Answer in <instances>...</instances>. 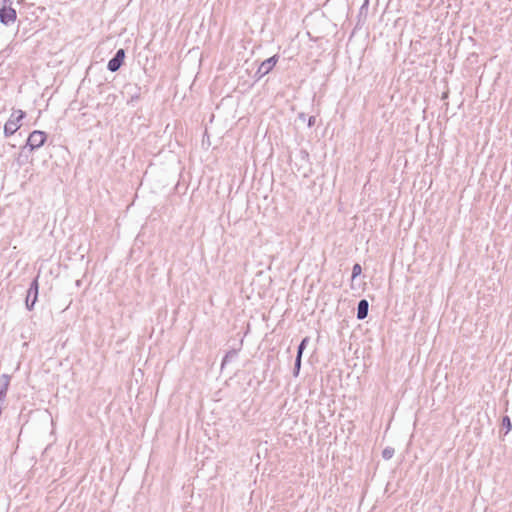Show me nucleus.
<instances>
[{
  "label": "nucleus",
  "instance_id": "f257e3e1",
  "mask_svg": "<svg viewBox=\"0 0 512 512\" xmlns=\"http://www.w3.org/2000/svg\"><path fill=\"white\" fill-rule=\"evenodd\" d=\"M25 113L21 110L14 111L9 120L4 125V133L6 136L13 135L20 128V121L24 118Z\"/></svg>",
  "mask_w": 512,
  "mask_h": 512
},
{
  "label": "nucleus",
  "instance_id": "f03ea898",
  "mask_svg": "<svg viewBox=\"0 0 512 512\" xmlns=\"http://www.w3.org/2000/svg\"><path fill=\"white\" fill-rule=\"evenodd\" d=\"M125 59V50L118 49L114 56L108 61L107 69L110 72H116L123 65Z\"/></svg>",
  "mask_w": 512,
  "mask_h": 512
},
{
  "label": "nucleus",
  "instance_id": "7ed1b4c3",
  "mask_svg": "<svg viewBox=\"0 0 512 512\" xmlns=\"http://www.w3.org/2000/svg\"><path fill=\"white\" fill-rule=\"evenodd\" d=\"M277 62V55H273L272 57L264 60L258 67V70L256 71L257 78L260 79L263 76L267 75L274 68Z\"/></svg>",
  "mask_w": 512,
  "mask_h": 512
},
{
  "label": "nucleus",
  "instance_id": "20e7f679",
  "mask_svg": "<svg viewBox=\"0 0 512 512\" xmlns=\"http://www.w3.org/2000/svg\"><path fill=\"white\" fill-rule=\"evenodd\" d=\"M16 19V11L11 7L3 6L0 8V22L4 25L13 23Z\"/></svg>",
  "mask_w": 512,
  "mask_h": 512
},
{
  "label": "nucleus",
  "instance_id": "39448f33",
  "mask_svg": "<svg viewBox=\"0 0 512 512\" xmlns=\"http://www.w3.org/2000/svg\"><path fill=\"white\" fill-rule=\"evenodd\" d=\"M369 303L366 299H361L357 305V319L364 320L368 315Z\"/></svg>",
  "mask_w": 512,
  "mask_h": 512
},
{
  "label": "nucleus",
  "instance_id": "423d86ee",
  "mask_svg": "<svg viewBox=\"0 0 512 512\" xmlns=\"http://www.w3.org/2000/svg\"><path fill=\"white\" fill-rule=\"evenodd\" d=\"M47 140V134L40 130H34V149L41 147Z\"/></svg>",
  "mask_w": 512,
  "mask_h": 512
},
{
  "label": "nucleus",
  "instance_id": "0eeeda50",
  "mask_svg": "<svg viewBox=\"0 0 512 512\" xmlns=\"http://www.w3.org/2000/svg\"><path fill=\"white\" fill-rule=\"evenodd\" d=\"M10 378L8 375L3 374L0 379V401H2L7 393Z\"/></svg>",
  "mask_w": 512,
  "mask_h": 512
},
{
  "label": "nucleus",
  "instance_id": "6e6552de",
  "mask_svg": "<svg viewBox=\"0 0 512 512\" xmlns=\"http://www.w3.org/2000/svg\"><path fill=\"white\" fill-rule=\"evenodd\" d=\"M308 342H309V338L308 337H305V338H303L301 340V342H300V344L298 345V348H297V355L296 356H300V358H302L303 352L306 349Z\"/></svg>",
  "mask_w": 512,
  "mask_h": 512
},
{
  "label": "nucleus",
  "instance_id": "1a4fd4ad",
  "mask_svg": "<svg viewBox=\"0 0 512 512\" xmlns=\"http://www.w3.org/2000/svg\"><path fill=\"white\" fill-rule=\"evenodd\" d=\"M237 355L236 351L232 350V351H229L225 354L223 360H222V363H221V366L222 368L230 361L232 360L233 358H235Z\"/></svg>",
  "mask_w": 512,
  "mask_h": 512
},
{
  "label": "nucleus",
  "instance_id": "9d476101",
  "mask_svg": "<svg viewBox=\"0 0 512 512\" xmlns=\"http://www.w3.org/2000/svg\"><path fill=\"white\" fill-rule=\"evenodd\" d=\"M395 451L392 447H386L383 451H382V457L385 459V460H389L393 457Z\"/></svg>",
  "mask_w": 512,
  "mask_h": 512
},
{
  "label": "nucleus",
  "instance_id": "9b49d317",
  "mask_svg": "<svg viewBox=\"0 0 512 512\" xmlns=\"http://www.w3.org/2000/svg\"><path fill=\"white\" fill-rule=\"evenodd\" d=\"M502 427L506 429L505 434H507L512 429L511 420L508 416H504L502 419Z\"/></svg>",
  "mask_w": 512,
  "mask_h": 512
},
{
  "label": "nucleus",
  "instance_id": "f8f14e48",
  "mask_svg": "<svg viewBox=\"0 0 512 512\" xmlns=\"http://www.w3.org/2000/svg\"><path fill=\"white\" fill-rule=\"evenodd\" d=\"M301 359L300 356H296L295 358V363H294V370H293V375L294 376H298L299 375V371H300V368H301Z\"/></svg>",
  "mask_w": 512,
  "mask_h": 512
},
{
  "label": "nucleus",
  "instance_id": "ddd939ff",
  "mask_svg": "<svg viewBox=\"0 0 512 512\" xmlns=\"http://www.w3.org/2000/svg\"><path fill=\"white\" fill-rule=\"evenodd\" d=\"M362 272V267L360 264L356 263L352 267V279L358 277Z\"/></svg>",
  "mask_w": 512,
  "mask_h": 512
},
{
  "label": "nucleus",
  "instance_id": "4468645a",
  "mask_svg": "<svg viewBox=\"0 0 512 512\" xmlns=\"http://www.w3.org/2000/svg\"><path fill=\"white\" fill-rule=\"evenodd\" d=\"M31 295H32V283L30 284V286L27 289L26 307L28 310H32V303L29 304V298Z\"/></svg>",
  "mask_w": 512,
  "mask_h": 512
},
{
  "label": "nucleus",
  "instance_id": "2eb2a0df",
  "mask_svg": "<svg viewBox=\"0 0 512 512\" xmlns=\"http://www.w3.org/2000/svg\"><path fill=\"white\" fill-rule=\"evenodd\" d=\"M31 139H32V132L28 134L27 140H26V145H25V149H28L29 151H32Z\"/></svg>",
  "mask_w": 512,
  "mask_h": 512
},
{
  "label": "nucleus",
  "instance_id": "dca6fc26",
  "mask_svg": "<svg viewBox=\"0 0 512 512\" xmlns=\"http://www.w3.org/2000/svg\"><path fill=\"white\" fill-rule=\"evenodd\" d=\"M299 156H300V158H301V160H302V161L307 162V161L309 160V154H308V152H307V151H305V150H301V151L299 152Z\"/></svg>",
  "mask_w": 512,
  "mask_h": 512
},
{
  "label": "nucleus",
  "instance_id": "f3484780",
  "mask_svg": "<svg viewBox=\"0 0 512 512\" xmlns=\"http://www.w3.org/2000/svg\"><path fill=\"white\" fill-rule=\"evenodd\" d=\"M37 297H38V283H37V280L34 279V298H33L34 304L37 301Z\"/></svg>",
  "mask_w": 512,
  "mask_h": 512
},
{
  "label": "nucleus",
  "instance_id": "a211bd4d",
  "mask_svg": "<svg viewBox=\"0 0 512 512\" xmlns=\"http://www.w3.org/2000/svg\"><path fill=\"white\" fill-rule=\"evenodd\" d=\"M314 123H315V117L311 116V117L309 118V121H308V126H310V127H311L312 125H314Z\"/></svg>",
  "mask_w": 512,
  "mask_h": 512
}]
</instances>
